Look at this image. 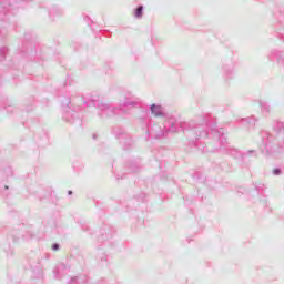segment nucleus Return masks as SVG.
I'll return each mask as SVG.
<instances>
[{"mask_svg": "<svg viewBox=\"0 0 284 284\" xmlns=\"http://www.w3.org/2000/svg\"><path fill=\"white\" fill-rule=\"evenodd\" d=\"M213 119L212 115L202 114L195 120L179 122L176 118L171 116L162 129L159 124L152 125V119L145 115L140 118V123L148 136H153L154 139H162V136H168L170 133L183 132L187 139V146L191 150H199L205 139L210 136V125Z\"/></svg>", "mask_w": 284, "mask_h": 284, "instance_id": "f257e3e1", "label": "nucleus"}, {"mask_svg": "<svg viewBox=\"0 0 284 284\" xmlns=\"http://www.w3.org/2000/svg\"><path fill=\"white\" fill-rule=\"evenodd\" d=\"M207 139H213V141H215V143H219V145L214 146V142H209L207 144L202 142L201 146L199 148V152H202L203 154L207 152H219V150H221V152L230 154V156L242 161V163H245L250 154H256V150H248L247 152L243 153L237 149L231 148L230 143H227V138H225L223 129L216 128V118H213V120H211Z\"/></svg>", "mask_w": 284, "mask_h": 284, "instance_id": "f03ea898", "label": "nucleus"}, {"mask_svg": "<svg viewBox=\"0 0 284 284\" xmlns=\"http://www.w3.org/2000/svg\"><path fill=\"white\" fill-rule=\"evenodd\" d=\"M273 131L276 135L268 131L260 132V152L265 156H273V154L284 152V121H276L273 124Z\"/></svg>", "mask_w": 284, "mask_h": 284, "instance_id": "7ed1b4c3", "label": "nucleus"}, {"mask_svg": "<svg viewBox=\"0 0 284 284\" xmlns=\"http://www.w3.org/2000/svg\"><path fill=\"white\" fill-rule=\"evenodd\" d=\"M60 102L63 108L62 119L67 123H70L71 125H78V128H83V120L81 119V115L79 112H81L80 106H72V100L70 95L67 97H60Z\"/></svg>", "mask_w": 284, "mask_h": 284, "instance_id": "20e7f679", "label": "nucleus"}, {"mask_svg": "<svg viewBox=\"0 0 284 284\" xmlns=\"http://www.w3.org/2000/svg\"><path fill=\"white\" fill-rule=\"evenodd\" d=\"M84 105L90 108H98L100 110L98 112V116L100 119H110L112 116H116V114H123V106H114L112 104L103 103L99 98L91 97L87 101H84Z\"/></svg>", "mask_w": 284, "mask_h": 284, "instance_id": "39448f33", "label": "nucleus"}, {"mask_svg": "<svg viewBox=\"0 0 284 284\" xmlns=\"http://www.w3.org/2000/svg\"><path fill=\"white\" fill-rule=\"evenodd\" d=\"M34 236L36 234L32 225L22 223L13 229L9 239H12L13 243H21V241H32Z\"/></svg>", "mask_w": 284, "mask_h": 284, "instance_id": "423d86ee", "label": "nucleus"}, {"mask_svg": "<svg viewBox=\"0 0 284 284\" xmlns=\"http://www.w3.org/2000/svg\"><path fill=\"white\" fill-rule=\"evenodd\" d=\"M112 132L115 139L120 141V145H122L123 150L125 151L132 150L134 142L132 141V136L130 135V133L125 132V129L121 126H114Z\"/></svg>", "mask_w": 284, "mask_h": 284, "instance_id": "0eeeda50", "label": "nucleus"}, {"mask_svg": "<svg viewBox=\"0 0 284 284\" xmlns=\"http://www.w3.org/2000/svg\"><path fill=\"white\" fill-rule=\"evenodd\" d=\"M17 3H19V0H0V21H7L10 10Z\"/></svg>", "mask_w": 284, "mask_h": 284, "instance_id": "6e6552de", "label": "nucleus"}, {"mask_svg": "<svg viewBox=\"0 0 284 284\" xmlns=\"http://www.w3.org/2000/svg\"><path fill=\"white\" fill-rule=\"evenodd\" d=\"M119 108H122L123 114L125 113V108H141V102L134 97H126L122 104L119 105Z\"/></svg>", "mask_w": 284, "mask_h": 284, "instance_id": "1a4fd4ad", "label": "nucleus"}, {"mask_svg": "<svg viewBox=\"0 0 284 284\" xmlns=\"http://www.w3.org/2000/svg\"><path fill=\"white\" fill-rule=\"evenodd\" d=\"M112 234H114V230L110 225H104L101 229V235L98 237V241L100 243H103V241H110V239H112Z\"/></svg>", "mask_w": 284, "mask_h": 284, "instance_id": "9d476101", "label": "nucleus"}, {"mask_svg": "<svg viewBox=\"0 0 284 284\" xmlns=\"http://www.w3.org/2000/svg\"><path fill=\"white\" fill-rule=\"evenodd\" d=\"M70 273V267L63 263L59 264L54 270H53V274L55 276V278L61 280L63 278V276H65V274Z\"/></svg>", "mask_w": 284, "mask_h": 284, "instance_id": "9b49d317", "label": "nucleus"}, {"mask_svg": "<svg viewBox=\"0 0 284 284\" xmlns=\"http://www.w3.org/2000/svg\"><path fill=\"white\" fill-rule=\"evenodd\" d=\"M63 14H64V11L63 9H61V7L53 4L49 8V18L51 21H54L59 17H63Z\"/></svg>", "mask_w": 284, "mask_h": 284, "instance_id": "f8f14e48", "label": "nucleus"}, {"mask_svg": "<svg viewBox=\"0 0 284 284\" xmlns=\"http://www.w3.org/2000/svg\"><path fill=\"white\" fill-rule=\"evenodd\" d=\"M258 105L263 116H270V114H272V105H270V102L260 100Z\"/></svg>", "mask_w": 284, "mask_h": 284, "instance_id": "ddd939ff", "label": "nucleus"}, {"mask_svg": "<svg viewBox=\"0 0 284 284\" xmlns=\"http://www.w3.org/2000/svg\"><path fill=\"white\" fill-rule=\"evenodd\" d=\"M222 69L226 79H232V77H234V63L232 61L224 62Z\"/></svg>", "mask_w": 284, "mask_h": 284, "instance_id": "4468645a", "label": "nucleus"}, {"mask_svg": "<svg viewBox=\"0 0 284 284\" xmlns=\"http://www.w3.org/2000/svg\"><path fill=\"white\" fill-rule=\"evenodd\" d=\"M128 172H130L131 174H134L136 172H141V164L139 163V161L136 160H131L128 162V164L125 165Z\"/></svg>", "mask_w": 284, "mask_h": 284, "instance_id": "2eb2a0df", "label": "nucleus"}, {"mask_svg": "<svg viewBox=\"0 0 284 284\" xmlns=\"http://www.w3.org/2000/svg\"><path fill=\"white\" fill-rule=\"evenodd\" d=\"M150 111H151V114H153L154 116H158V118H163L165 116V112L163 111V106H161L160 104H151L150 105Z\"/></svg>", "mask_w": 284, "mask_h": 284, "instance_id": "dca6fc26", "label": "nucleus"}, {"mask_svg": "<svg viewBox=\"0 0 284 284\" xmlns=\"http://www.w3.org/2000/svg\"><path fill=\"white\" fill-rule=\"evenodd\" d=\"M52 199V190L43 191L38 195V201L40 203H47V201H50Z\"/></svg>", "mask_w": 284, "mask_h": 284, "instance_id": "f3484780", "label": "nucleus"}, {"mask_svg": "<svg viewBox=\"0 0 284 284\" xmlns=\"http://www.w3.org/2000/svg\"><path fill=\"white\" fill-rule=\"evenodd\" d=\"M257 121H258L257 119H255L254 116H251V118L242 119L241 123L242 125H244V128L250 129V128H254Z\"/></svg>", "mask_w": 284, "mask_h": 284, "instance_id": "a211bd4d", "label": "nucleus"}, {"mask_svg": "<svg viewBox=\"0 0 284 284\" xmlns=\"http://www.w3.org/2000/svg\"><path fill=\"white\" fill-rule=\"evenodd\" d=\"M72 168L74 172H83V169L85 168V164H83V161L81 160H74L72 163Z\"/></svg>", "mask_w": 284, "mask_h": 284, "instance_id": "6ab92c4d", "label": "nucleus"}, {"mask_svg": "<svg viewBox=\"0 0 284 284\" xmlns=\"http://www.w3.org/2000/svg\"><path fill=\"white\" fill-rule=\"evenodd\" d=\"M143 10H145V7H143V4H139L133 11L134 18L143 19Z\"/></svg>", "mask_w": 284, "mask_h": 284, "instance_id": "aec40b11", "label": "nucleus"}, {"mask_svg": "<svg viewBox=\"0 0 284 284\" xmlns=\"http://www.w3.org/2000/svg\"><path fill=\"white\" fill-rule=\"evenodd\" d=\"M1 174L3 179H9V176H12L13 174L12 166H6L4 169H2Z\"/></svg>", "mask_w": 284, "mask_h": 284, "instance_id": "412c9836", "label": "nucleus"}, {"mask_svg": "<svg viewBox=\"0 0 284 284\" xmlns=\"http://www.w3.org/2000/svg\"><path fill=\"white\" fill-rule=\"evenodd\" d=\"M273 176H281V174H284V164L282 166L274 168L272 170Z\"/></svg>", "mask_w": 284, "mask_h": 284, "instance_id": "4be33fe9", "label": "nucleus"}, {"mask_svg": "<svg viewBox=\"0 0 284 284\" xmlns=\"http://www.w3.org/2000/svg\"><path fill=\"white\" fill-rule=\"evenodd\" d=\"M7 54H8V48L7 47L0 48V61H6Z\"/></svg>", "mask_w": 284, "mask_h": 284, "instance_id": "5701e85b", "label": "nucleus"}, {"mask_svg": "<svg viewBox=\"0 0 284 284\" xmlns=\"http://www.w3.org/2000/svg\"><path fill=\"white\" fill-rule=\"evenodd\" d=\"M135 201L138 203H144L145 202V193H139L138 195L134 196Z\"/></svg>", "mask_w": 284, "mask_h": 284, "instance_id": "b1692460", "label": "nucleus"}, {"mask_svg": "<svg viewBox=\"0 0 284 284\" xmlns=\"http://www.w3.org/2000/svg\"><path fill=\"white\" fill-rule=\"evenodd\" d=\"M98 261H101V263H108V255L105 253H100L97 256Z\"/></svg>", "mask_w": 284, "mask_h": 284, "instance_id": "393cba45", "label": "nucleus"}, {"mask_svg": "<svg viewBox=\"0 0 284 284\" xmlns=\"http://www.w3.org/2000/svg\"><path fill=\"white\" fill-rule=\"evenodd\" d=\"M82 232H90V226L85 222H79Z\"/></svg>", "mask_w": 284, "mask_h": 284, "instance_id": "a878e982", "label": "nucleus"}, {"mask_svg": "<svg viewBox=\"0 0 284 284\" xmlns=\"http://www.w3.org/2000/svg\"><path fill=\"white\" fill-rule=\"evenodd\" d=\"M255 190L258 192V194H263V191L265 190V184L256 185Z\"/></svg>", "mask_w": 284, "mask_h": 284, "instance_id": "bb28decb", "label": "nucleus"}, {"mask_svg": "<svg viewBox=\"0 0 284 284\" xmlns=\"http://www.w3.org/2000/svg\"><path fill=\"white\" fill-rule=\"evenodd\" d=\"M49 201H50L51 203H54L55 205H57V203H59V199H58L57 195H54V192H53V191H52V197L49 199Z\"/></svg>", "mask_w": 284, "mask_h": 284, "instance_id": "cd10ccee", "label": "nucleus"}, {"mask_svg": "<svg viewBox=\"0 0 284 284\" xmlns=\"http://www.w3.org/2000/svg\"><path fill=\"white\" fill-rule=\"evenodd\" d=\"M51 248L53 250V252H59V250H61V245L59 243H53Z\"/></svg>", "mask_w": 284, "mask_h": 284, "instance_id": "c85d7f7f", "label": "nucleus"}, {"mask_svg": "<svg viewBox=\"0 0 284 284\" xmlns=\"http://www.w3.org/2000/svg\"><path fill=\"white\" fill-rule=\"evenodd\" d=\"M24 40L31 41L32 40V33H24Z\"/></svg>", "mask_w": 284, "mask_h": 284, "instance_id": "c756f323", "label": "nucleus"}, {"mask_svg": "<svg viewBox=\"0 0 284 284\" xmlns=\"http://www.w3.org/2000/svg\"><path fill=\"white\" fill-rule=\"evenodd\" d=\"M84 21L88 23V26H92V19H90L88 16L84 17Z\"/></svg>", "mask_w": 284, "mask_h": 284, "instance_id": "7c9ffc66", "label": "nucleus"}, {"mask_svg": "<svg viewBox=\"0 0 284 284\" xmlns=\"http://www.w3.org/2000/svg\"><path fill=\"white\" fill-rule=\"evenodd\" d=\"M68 284H79L78 277H71Z\"/></svg>", "mask_w": 284, "mask_h": 284, "instance_id": "2f4dec72", "label": "nucleus"}, {"mask_svg": "<svg viewBox=\"0 0 284 284\" xmlns=\"http://www.w3.org/2000/svg\"><path fill=\"white\" fill-rule=\"evenodd\" d=\"M4 110H7V112L12 113L14 111V106H12V105L4 106Z\"/></svg>", "mask_w": 284, "mask_h": 284, "instance_id": "473e14b6", "label": "nucleus"}, {"mask_svg": "<svg viewBox=\"0 0 284 284\" xmlns=\"http://www.w3.org/2000/svg\"><path fill=\"white\" fill-rule=\"evenodd\" d=\"M261 203H262V205H263L264 207H267V197H263V199L261 200Z\"/></svg>", "mask_w": 284, "mask_h": 284, "instance_id": "72a5a7b5", "label": "nucleus"}, {"mask_svg": "<svg viewBox=\"0 0 284 284\" xmlns=\"http://www.w3.org/2000/svg\"><path fill=\"white\" fill-rule=\"evenodd\" d=\"M103 36L110 38V37H112V32H110V31H104V32H103Z\"/></svg>", "mask_w": 284, "mask_h": 284, "instance_id": "f704fd0d", "label": "nucleus"}, {"mask_svg": "<svg viewBox=\"0 0 284 284\" xmlns=\"http://www.w3.org/2000/svg\"><path fill=\"white\" fill-rule=\"evenodd\" d=\"M0 190H10V186H8V185H4V186H1V184H0Z\"/></svg>", "mask_w": 284, "mask_h": 284, "instance_id": "c9c22d12", "label": "nucleus"}, {"mask_svg": "<svg viewBox=\"0 0 284 284\" xmlns=\"http://www.w3.org/2000/svg\"><path fill=\"white\" fill-rule=\"evenodd\" d=\"M68 195H69V196H72V191H68Z\"/></svg>", "mask_w": 284, "mask_h": 284, "instance_id": "e433bc0d", "label": "nucleus"}, {"mask_svg": "<svg viewBox=\"0 0 284 284\" xmlns=\"http://www.w3.org/2000/svg\"><path fill=\"white\" fill-rule=\"evenodd\" d=\"M125 174H126V173H124V174L121 176V179H124V178H125Z\"/></svg>", "mask_w": 284, "mask_h": 284, "instance_id": "4c0bfd02", "label": "nucleus"}, {"mask_svg": "<svg viewBox=\"0 0 284 284\" xmlns=\"http://www.w3.org/2000/svg\"><path fill=\"white\" fill-rule=\"evenodd\" d=\"M93 139H97V134H93Z\"/></svg>", "mask_w": 284, "mask_h": 284, "instance_id": "58836bf2", "label": "nucleus"}, {"mask_svg": "<svg viewBox=\"0 0 284 284\" xmlns=\"http://www.w3.org/2000/svg\"><path fill=\"white\" fill-rule=\"evenodd\" d=\"M119 179H121V178H119V175L116 176V180L119 181Z\"/></svg>", "mask_w": 284, "mask_h": 284, "instance_id": "ea45409f", "label": "nucleus"}]
</instances>
